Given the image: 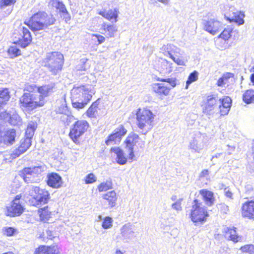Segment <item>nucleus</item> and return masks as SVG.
<instances>
[{"mask_svg": "<svg viewBox=\"0 0 254 254\" xmlns=\"http://www.w3.org/2000/svg\"><path fill=\"white\" fill-rule=\"evenodd\" d=\"M182 199L177 200L175 203L172 204V208L177 211H181L182 209L181 202Z\"/></svg>", "mask_w": 254, "mask_h": 254, "instance_id": "obj_56", "label": "nucleus"}, {"mask_svg": "<svg viewBox=\"0 0 254 254\" xmlns=\"http://www.w3.org/2000/svg\"><path fill=\"white\" fill-rule=\"evenodd\" d=\"M0 98L6 102L9 99V92L6 88H0Z\"/></svg>", "mask_w": 254, "mask_h": 254, "instance_id": "obj_47", "label": "nucleus"}, {"mask_svg": "<svg viewBox=\"0 0 254 254\" xmlns=\"http://www.w3.org/2000/svg\"><path fill=\"white\" fill-rule=\"evenodd\" d=\"M31 145V141L28 137H25L24 138L21 139L20 145L18 148L14 151V154L16 156H19L20 155L25 152L29 148Z\"/></svg>", "mask_w": 254, "mask_h": 254, "instance_id": "obj_23", "label": "nucleus"}, {"mask_svg": "<svg viewBox=\"0 0 254 254\" xmlns=\"http://www.w3.org/2000/svg\"><path fill=\"white\" fill-rule=\"evenodd\" d=\"M15 231L14 229L11 227H9L5 229V234L8 236H11L13 235Z\"/></svg>", "mask_w": 254, "mask_h": 254, "instance_id": "obj_62", "label": "nucleus"}, {"mask_svg": "<svg viewBox=\"0 0 254 254\" xmlns=\"http://www.w3.org/2000/svg\"><path fill=\"white\" fill-rule=\"evenodd\" d=\"M15 2V0H0V6L1 7H2L3 6L10 5Z\"/></svg>", "mask_w": 254, "mask_h": 254, "instance_id": "obj_58", "label": "nucleus"}, {"mask_svg": "<svg viewBox=\"0 0 254 254\" xmlns=\"http://www.w3.org/2000/svg\"><path fill=\"white\" fill-rule=\"evenodd\" d=\"M46 167L44 165H39L32 167L25 168L22 170V173L27 174L29 176V173L31 174L36 175L38 177L41 174L42 172L45 171Z\"/></svg>", "mask_w": 254, "mask_h": 254, "instance_id": "obj_25", "label": "nucleus"}, {"mask_svg": "<svg viewBox=\"0 0 254 254\" xmlns=\"http://www.w3.org/2000/svg\"><path fill=\"white\" fill-rule=\"evenodd\" d=\"M242 214L245 217L254 219V201H248L243 204Z\"/></svg>", "mask_w": 254, "mask_h": 254, "instance_id": "obj_17", "label": "nucleus"}, {"mask_svg": "<svg viewBox=\"0 0 254 254\" xmlns=\"http://www.w3.org/2000/svg\"><path fill=\"white\" fill-rule=\"evenodd\" d=\"M37 127V124L36 122H30L28 123L27 129L25 131V137L31 139L33 137L35 130Z\"/></svg>", "mask_w": 254, "mask_h": 254, "instance_id": "obj_36", "label": "nucleus"}, {"mask_svg": "<svg viewBox=\"0 0 254 254\" xmlns=\"http://www.w3.org/2000/svg\"><path fill=\"white\" fill-rule=\"evenodd\" d=\"M155 116L148 109H138L136 113L137 125L142 130V134H146L152 128Z\"/></svg>", "mask_w": 254, "mask_h": 254, "instance_id": "obj_4", "label": "nucleus"}, {"mask_svg": "<svg viewBox=\"0 0 254 254\" xmlns=\"http://www.w3.org/2000/svg\"><path fill=\"white\" fill-rule=\"evenodd\" d=\"M158 81H162V82H168L171 85L172 87H174L176 86V80L174 78H158Z\"/></svg>", "mask_w": 254, "mask_h": 254, "instance_id": "obj_55", "label": "nucleus"}, {"mask_svg": "<svg viewBox=\"0 0 254 254\" xmlns=\"http://www.w3.org/2000/svg\"><path fill=\"white\" fill-rule=\"evenodd\" d=\"M245 193L251 198L254 197V190L252 185H247L245 186Z\"/></svg>", "mask_w": 254, "mask_h": 254, "instance_id": "obj_51", "label": "nucleus"}, {"mask_svg": "<svg viewBox=\"0 0 254 254\" xmlns=\"http://www.w3.org/2000/svg\"><path fill=\"white\" fill-rule=\"evenodd\" d=\"M121 235L123 240L128 242V240L134 237V226L130 223L125 224L120 229Z\"/></svg>", "mask_w": 254, "mask_h": 254, "instance_id": "obj_15", "label": "nucleus"}, {"mask_svg": "<svg viewBox=\"0 0 254 254\" xmlns=\"http://www.w3.org/2000/svg\"><path fill=\"white\" fill-rule=\"evenodd\" d=\"M198 72L196 71H194L191 72L189 76L188 79L186 82V88L193 82L196 81L198 79Z\"/></svg>", "mask_w": 254, "mask_h": 254, "instance_id": "obj_44", "label": "nucleus"}, {"mask_svg": "<svg viewBox=\"0 0 254 254\" xmlns=\"http://www.w3.org/2000/svg\"><path fill=\"white\" fill-rule=\"evenodd\" d=\"M112 222L113 220L111 217H106L103 220L102 226L105 229L110 228L112 226Z\"/></svg>", "mask_w": 254, "mask_h": 254, "instance_id": "obj_50", "label": "nucleus"}, {"mask_svg": "<svg viewBox=\"0 0 254 254\" xmlns=\"http://www.w3.org/2000/svg\"><path fill=\"white\" fill-rule=\"evenodd\" d=\"M99 14L105 17L106 19L111 21L112 22H117L118 14L117 11L115 9H110L107 11H102L99 12Z\"/></svg>", "mask_w": 254, "mask_h": 254, "instance_id": "obj_29", "label": "nucleus"}, {"mask_svg": "<svg viewBox=\"0 0 254 254\" xmlns=\"http://www.w3.org/2000/svg\"><path fill=\"white\" fill-rule=\"evenodd\" d=\"M101 30H103L101 33L105 34L108 38L114 37L115 34L117 31L116 26L108 24L106 23H103L102 24Z\"/></svg>", "mask_w": 254, "mask_h": 254, "instance_id": "obj_24", "label": "nucleus"}, {"mask_svg": "<svg viewBox=\"0 0 254 254\" xmlns=\"http://www.w3.org/2000/svg\"><path fill=\"white\" fill-rule=\"evenodd\" d=\"M236 229L235 227L227 228L225 234L226 237L234 242H237L241 239V238L237 234Z\"/></svg>", "mask_w": 254, "mask_h": 254, "instance_id": "obj_31", "label": "nucleus"}, {"mask_svg": "<svg viewBox=\"0 0 254 254\" xmlns=\"http://www.w3.org/2000/svg\"><path fill=\"white\" fill-rule=\"evenodd\" d=\"M98 101L97 100L92 104L86 112L87 116L90 118H95L98 115Z\"/></svg>", "mask_w": 254, "mask_h": 254, "instance_id": "obj_34", "label": "nucleus"}, {"mask_svg": "<svg viewBox=\"0 0 254 254\" xmlns=\"http://www.w3.org/2000/svg\"><path fill=\"white\" fill-rule=\"evenodd\" d=\"M10 111L7 113L5 111H0V120H3L5 121H7L8 118L9 117Z\"/></svg>", "mask_w": 254, "mask_h": 254, "instance_id": "obj_59", "label": "nucleus"}, {"mask_svg": "<svg viewBox=\"0 0 254 254\" xmlns=\"http://www.w3.org/2000/svg\"><path fill=\"white\" fill-rule=\"evenodd\" d=\"M112 152L117 155L116 160L120 165H124L127 162V158L125 156L123 150L119 147H114L111 149Z\"/></svg>", "mask_w": 254, "mask_h": 254, "instance_id": "obj_27", "label": "nucleus"}, {"mask_svg": "<svg viewBox=\"0 0 254 254\" xmlns=\"http://www.w3.org/2000/svg\"><path fill=\"white\" fill-rule=\"evenodd\" d=\"M153 91L160 95H167L170 92V88L164 83H155L153 86Z\"/></svg>", "mask_w": 254, "mask_h": 254, "instance_id": "obj_30", "label": "nucleus"}, {"mask_svg": "<svg viewBox=\"0 0 254 254\" xmlns=\"http://www.w3.org/2000/svg\"><path fill=\"white\" fill-rule=\"evenodd\" d=\"M208 216L206 207L197 199H195L191 206L190 218L194 223L202 222Z\"/></svg>", "mask_w": 254, "mask_h": 254, "instance_id": "obj_8", "label": "nucleus"}, {"mask_svg": "<svg viewBox=\"0 0 254 254\" xmlns=\"http://www.w3.org/2000/svg\"><path fill=\"white\" fill-rule=\"evenodd\" d=\"M47 184L53 188H59L63 184L62 177L57 173L50 174L48 176Z\"/></svg>", "mask_w": 254, "mask_h": 254, "instance_id": "obj_19", "label": "nucleus"}, {"mask_svg": "<svg viewBox=\"0 0 254 254\" xmlns=\"http://www.w3.org/2000/svg\"><path fill=\"white\" fill-rule=\"evenodd\" d=\"M206 103L203 113L208 115L219 113L221 116L228 114L231 107L232 100L229 96L218 98L217 94H211L206 97Z\"/></svg>", "mask_w": 254, "mask_h": 254, "instance_id": "obj_1", "label": "nucleus"}, {"mask_svg": "<svg viewBox=\"0 0 254 254\" xmlns=\"http://www.w3.org/2000/svg\"><path fill=\"white\" fill-rule=\"evenodd\" d=\"M7 121L10 125L13 126H18L21 124L20 117L14 110L10 111Z\"/></svg>", "mask_w": 254, "mask_h": 254, "instance_id": "obj_33", "label": "nucleus"}, {"mask_svg": "<svg viewBox=\"0 0 254 254\" xmlns=\"http://www.w3.org/2000/svg\"><path fill=\"white\" fill-rule=\"evenodd\" d=\"M203 25L204 30L213 35L219 33L223 28L222 24L214 18L203 20Z\"/></svg>", "mask_w": 254, "mask_h": 254, "instance_id": "obj_11", "label": "nucleus"}, {"mask_svg": "<svg viewBox=\"0 0 254 254\" xmlns=\"http://www.w3.org/2000/svg\"><path fill=\"white\" fill-rule=\"evenodd\" d=\"M225 84H227L226 82H225L222 76L219 78V79L217 81V85L218 86L222 87L225 85Z\"/></svg>", "mask_w": 254, "mask_h": 254, "instance_id": "obj_63", "label": "nucleus"}, {"mask_svg": "<svg viewBox=\"0 0 254 254\" xmlns=\"http://www.w3.org/2000/svg\"><path fill=\"white\" fill-rule=\"evenodd\" d=\"M29 194L32 196L31 204L37 207H40L47 203L50 199V193L48 191L37 187H33Z\"/></svg>", "mask_w": 254, "mask_h": 254, "instance_id": "obj_6", "label": "nucleus"}, {"mask_svg": "<svg viewBox=\"0 0 254 254\" xmlns=\"http://www.w3.org/2000/svg\"><path fill=\"white\" fill-rule=\"evenodd\" d=\"M55 86V84L53 83L43 85L38 88L37 92L39 93L40 96L45 100L46 97L49 96L54 92Z\"/></svg>", "mask_w": 254, "mask_h": 254, "instance_id": "obj_21", "label": "nucleus"}, {"mask_svg": "<svg viewBox=\"0 0 254 254\" xmlns=\"http://www.w3.org/2000/svg\"><path fill=\"white\" fill-rule=\"evenodd\" d=\"M29 176H28V175L25 173H22L23 176V179L24 181L27 183H37L39 182L40 179L39 177H38L36 175H32L31 173H29Z\"/></svg>", "mask_w": 254, "mask_h": 254, "instance_id": "obj_40", "label": "nucleus"}, {"mask_svg": "<svg viewBox=\"0 0 254 254\" xmlns=\"http://www.w3.org/2000/svg\"><path fill=\"white\" fill-rule=\"evenodd\" d=\"M16 131L14 129H10L4 132H0V143L4 144H12L15 141Z\"/></svg>", "mask_w": 254, "mask_h": 254, "instance_id": "obj_13", "label": "nucleus"}, {"mask_svg": "<svg viewBox=\"0 0 254 254\" xmlns=\"http://www.w3.org/2000/svg\"><path fill=\"white\" fill-rule=\"evenodd\" d=\"M224 192L225 193V195L231 199H233V193L229 189L227 188H225L224 190Z\"/></svg>", "mask_w": 254, "mask_h": 254, "instance_id": "obj_60", "label": "nucleus"}, {"mask_svg": "<svg viewBox=\"0 0 254 254\" xmlns=\"http://www.w3.org/2000/svg\"><path fill=\"white\" fill-rule=\"evenodd\" d=\"M60 120L64 125L68 126L75 120V118L70 114L65 113L61 116Z\"/></svg>", "mask_w": 254, "mask_h": 254, "instance_id": "obj_39", "label": "nucleus"}, {"mask_svg": "<svg viewBox=\"0 0 254 254\" xmlns=\"http://www.w3.org/2000/svg\"><path fill=\"white\" fill-rule=\"evenodd\" d=\"M22 34L18 38V40L15 42L22 48H25L31 42L32 37L29 30L23 27L21 29Z\"/></svg>", "mask_w": 254, "mask_h": 254, "instance_id": "obj_16", "label": "nucleus"}, {"mask_svg": "<svg viewBox=\"0 0 254 254\" xmlns=\"http://www.w3.org/2000/svg\"><path fill=\"white\" fill-rule=\"evenodd\" d=\"M204 144L201 137L193 138L190 142L189 148L192 152L200 153L204 148Z\"/></svg>", "mask_w": 254, "mask_h": 254, "instance_id": "obj_18", "label": "nucleus"}, {"mask_svg": "<svg viewBox=\"0 0 254 254\" xmlns=\"http://www.w3.org/2000/svg\"><path fill=\"white\" fill-rule=\"evenodd\" d=\"M113 184L111 181H107L101 183L98 187L99 191H105L112 188Z\"/></svg>", "mask_w": 254, "mask_h": 254, "instance_id": "obj_42", "label": "nucleus"}, {"mask_svg": "<svg viewBox=\"0 0 254 254\" xmlns=\"http://www.w3.org/2000/svg\"><path fill=\"white\" fill-rule=\"evenodd\" d=\"M218 209L222 212L227 214L229 211V206L224 203H220L217 205Z\"/></svg>", "mask_w": 254, "mask_h": 254, "instance_id": "obj_53", "label": "nucleus"}, {"mask_svg": "<svg viewBox=\"0 0 254 254\" xmlns=\"http://www.w3.org/2000/svg\"><path fill=\"white\" fill-rule=\"evenodd\" d=\"M92 37H95L100 44L103 43L105 40V37L100 35L93 34Z\"/></svg>", "mask_w": 254, "mask_h": 254, "instance_id": "obj_61", "label": "nucleus"}, {"mask_svg": "<svg viewBox=\"0 0 254 254\" xmlns=\"http://www.w3.org/2000/svg\"><path fill=\"white\" fill-rule=\"evenodd\" d=\"M51 3L53 7L59 10L60 12L63 13L64 15L68 14L64 4L62 2L58 0H52Z\"/></svg>", "mask_w": 254, "mask_h": 254, "instance_id": "obj_35", "label": "nucleus"}, {"mask_svg": "<svg viewBox=\"0 0 254 254\" xmlns=\"http://www.w3.org/2000/svg\"><path fill=\"white\" fill-rule=\"evenodd\" d=\"M139 136L134 132H130L125 141L126 144V149L128 151V157L131 161L133 160L134 157L133 147L136 143L138 141Z\"/></svg>", "mask_w": 254, "mask_h": 254, "instance_id": "obj_12", "label": "nucleus"}, {"mask_svg": "<svg viewBox=\"0 0 254 254\" xmlns=\"http://www.w3.org/2000/svg\"><path fill=\"white\" fill-rule=\"evenodd\" d=\"M56 20L53 15H49L47 13L40 11L33 15L28 21L25 22L33 31L45 30L48 26L53 24Z\"/></svg>", "mask_w": 254, "mask_h": 254, "instance_id": "obj_2", "label": "nucleus"}, {"mask_svg": "<svg viewBox=\"0 0 254 254\" xmlns=\"http://www.w3.org/2000/svg\"><path fill=\"white\" fill-rule=\"evenodd\" d=\"M73 88H82L83 91L80 94L79 98H85L86 96L88 94H90L91 98H92V95L94 94L95 91L94 88L91 86H82L80 87H74Z\"/></svg>", "mask_w": 254, "mask_h": 254, "instance_id": "obj_32", "label": "nucleus"}, {"mask_svg": "<svg viewBox=\"0 0 254 254\" xmlns=\"http://www.w3.org/2000/svg\"><path fill=\"white\" fill-rule=\"evenodd\" d=\"M20 195H17L10 205L7 206V215L14 217L19 216L22 213L23 207L20 202Z\"/></svg>", "mask_w": 254, "mask_h": 254, "instance_id": "obj_9", "label": "nucleus"}, {"mask_svg": "<svg viewBox=\"0 0 254 254\" xmlns=\"http://www.w3.org/2000/svg\"><path fill=\"white\" fill-rule=\"evenodd\" d=\"M38 213L41 220L44 222L48 221L51 217V213L48 210L47 206L39 209Z\"/></svg>", "mask_w": 254, "mask_h": 254, "instance_id": "obj_37", "label": "nucleus"}, {"mask_svg": "<svg viewBox=\"0 0 254 254\" xmlns=\"http://www.w3.org/2000/svg\"><path fill=\"white\" fill-rule=\"evenodd\" d=\"M233 29L230 26H227L219 35V37L222 38L225 41L228 40L231 36V33Z\"/></svg>", "mask_w": 254, "mask_h": 254, "instance_id": "obj_43", "label": "nucleus"}, {"mask_svg": "<svg viewBox=\"0 0 254 254\" xmlns=\"http://www.w3.org/2000/svg\"><path fill=\"white\" fill-rule=\"evenodd\" d=\"M55 112L57 113L61 114L62 115L65 113H69L68 108L65 103H63L60 106H58L55 109Z\"/></svg>", "mask_w": 254, "mask_h": 254, "instance_id": "obj_46", "label": "nucleus"}, {"mask_svg": "<svg viewBox=\"0 0 254 254\" xmlns=\"http://www.w3.org/2000/svg\"><path fill=\"white\" fill-rule=\"evenodd\" d=\"M34 254H60L57 246H41L35 251Z\"/></svg>", "mask_w": 254, "mask_h": 254, "instance_id": "obj_20", "label": "nucleus"}, {"mask_svg": "<svg viewBox=\"0 0 254 254\" xmlns=\"http://www.w3.org/2000/svg\"><path fill=\"white\" fill-rule=\"evenodd\" d=\"M160 52L164 56L169 57L171 59L173 58L174 56L177 57V54H181V49L171 44L164 45L160 49Z\"/></svg>", "mask_w": 254, "mask_h": 254, "instance_id": "obj_14", "label": "nucleus"}, {"mask_svg": "<svg viewBox=\"0 0 254 254\" xmlns=\"http://www.w3.org/2000/svg\"><path fill=\"white\" fill-rule=\"evenodd\" d=\"M83 89L82 88H73L72 90H71V97H73V92H75L74 93H75L76 92H77V96L78 97L77 99V100L78 102H84V101H86V96H88V95H90V94H88L86 96V97L85 98H79L80 97V94L81 93H82V92L83 91Z\"/></svg>", "mask_w": 254, "mask_h": 254, "instance_id": "obj_45", "label": "nucleus"}, {"mask_svg": "<svg viewBox=\"0 0 254 254\" xmlns=\"http://www.w3.org/2000/svg\"><path fill=\"white\" fill-rule=\"evenodd\" d=\"M21 107L31 111L44 105L45 100L37 92H26L20 98Z\"/></svg>", "mask_w": 254, "mask_h": 254, "instance_id": "obj_5", "label": "nucleus"}, {"mask_svg": "<svg viewBox=\"0 0 254 254\" xmlns=\"http://www.w3.org/2000/svg\"><path fill=\"white\" fill-rule=\"evenodd\" d=\"M162 65L166 66V71L167 72H171L173 70V64L166 60H164L163 61Z\"/></svg>", "mask_w": 254, "mask_h": 254, "instance_id": "obj_54", "label": "nucleus"}, {"mask_svg": "<svg viewBox=\"0 0 254 254\" xmlns=\"http://www.w3.org/2000/svg\"><path fill=\"white\" fill-rule=\"evenodd\" d=\"M89 127V124L85 120L75 121L71 126L69 136L72 140L76 144L80 143V137L87 131Z\"/></svg>", "mask_w": 254, "mask_h": 254, "instance_id": "obj_7", "label": "nucleus"}, {"mask_svg": "<svg viewBox=\"0 0 254 254\" xmlns=\"http://www.w3.org/2000/svg\"><path fill=\"white\" fill-rule=\"evenodd\" d=\"M97 181V177L93 174L90 173L87 175L85 179L86 184H92Z\"/></svg>", "mask_w": 254, "mask_h": 254, "instance_id": "obj_52", "label": "nucleus"}, {"mask_svg": "<svg viewBox=\"0 0 254 254\" xmlns=\"http://www.w3.org/2000/svg\"><path fill=\"white\" fill-rule=\"evenodd\" d=\"M127 132V130L123 125L119 126L108 137L105 142L107 145L118 144Z\"/></svg>", "mask_w": 254, "mask_h": 254, "instance_id": "obj_10", "label": "nucleus"}, {"mask_svg": "<svg viewBox=\"0 0 254 254\" xmlns=\"http://www.w3.org/2000/svg\"><path fill=\"white\" fill-rule=\"evenodd\" d=\"M179 54H177V57L174 56L171 59L178 65H185L187 60H185L183 57L180 58Z\"/></svg>", "mask_w": 254, "mask_h": 254, "instance_id": "obj_48", "label": "nucleus"}, {"mask_svg": "<svg viewBox=\"0 0 254 254\" xmlns=\"http://www.w3.org/2000/svg\"><path fill=\"white\" fill-rule=\"evenodd\" d=\"M102 197L107 201L108 205L110 207H113L116 205L117 200V195L115 191L112 190L109 191L104 194Z\"/></svg>", "mask_w": 254, "mask_h": 254, "instance_id": "obj_26", "label": "nucleus"}, {"mask_svg": "<svg viewBox=\"0 0 254 254\" xmlns=\"http://www.w3.org/2000/svg\"><path fill=\"white\" fill-rule=\"evenodd\" d=\"M7 53L10 58H14L20 55L21 52L16 46H13L9 48Z\"/></svg>", "mask_w": 254, "mask_h": 254, "instance_id": "obj_41", "label": "nucleus"}, {"mask_svg": "<svg viewBox=\"0 0 254 254\" xmlns=\"http://www.w3.org/2000/svg\"><path fill=\"white\" fill-rule=\"evenodd\" d=\"M234 74L231 72H226L223 74L222 75V77L223 78L225 82L227 84L230 82L229 80L231 78H233L234 77Z\"/></svg>", "mask_w": 254, "mask_h": 254, "instance_id": "obj_57", "label": "nucleus"}, {"mask_svg": "<svg viewBox=\"0 0 254 254\" xmlns=\"http://www.w3.org/2000/svg\"><path fill=\"white\" fill-rule=\"evenodd\" d=\"M253 90H247L243 95V100L247 104L254 103V94Z\"/></svg>", "mask_w": 254, "mask_h": 254, "instance_id": "obj_38", "label": "nucleus"}, {"mask_svg": "<svg viewBox=\"0 0 254 254\" xmlns=\"http://www.w3.org/2000/svg\"><path fill=\"white\" fill-rule=\"evenodd\" d=\"M87 61V59H82L80 60L81 63L84 64L80 69L81 70H86L87 69L88 67H87V65L85 64Z\"/></svg>", "mask_w": 254, "mask_h": 254, "instance_id": "obj_64", "label": "nucleus"}, {"mask_svg": "<svg viewBox=\"0 0 254 254\" xmlns=\"http://www.w3.org/2000/svg\"><path fill=\"white\" fill-rule=\"evenodd\" d=\"M64 56L58 52L48 53L43 60L44 66L46 67L53 75L57 74L63 68Z\"/></svg>", "mask_w": 254, "mask_h": 254, "instance_id": "obj_3", "label": "nucleus"}, {"mask_svg": "<svg viewBox=\"0 0 254 254\" xmlns=\"http://www.w3.org/2000/svg\"><path fill=\"white\" fill-rule=\"evenodd\" d=\"M73 92V97L71 98V102H72V105L73 108H76L78 110L82 109L85 107V106L87 104V103L89 102V101L91 100V96L90 95H88L86 96V100L84 102H79L77 101V99L78 97L77 96V92L74 93Z\"/></svg>", "mask_w": 254, "mask_h": 254, "instance_id": "obj_28", "label": "nucleus"}, {"mask_svg": "<svg viewBox=\"0 0 254 254\" xmlns=\"http://www.w3.org/2000/svg\"><path fill=\"white\" fill-rule=\"evenodd\" d=\"M199 194L203 197L205 204L209 206H212L214 202L215 197L214 196V193L207 190L202 189L199 191Z\"/></svg>", "mask_w": 254, "mask_h": 254, "instance_id": "obj_22", "label": "nucleus"}, {"mask_svg": "<svg viewBox=\"0 0 254 254\" xmlns=\"http://www.w3.org/2000/svg\"><path fill=\"white\" fill-rule=\"evenodd\" d=\"M243 252L248 253L250 254H254V245H246L241 248Z\"/></svg>", "mask_w": 254, "mask_h": 254, "instance_id": "obj_49", "label": "nucleus"}]
</instances>
